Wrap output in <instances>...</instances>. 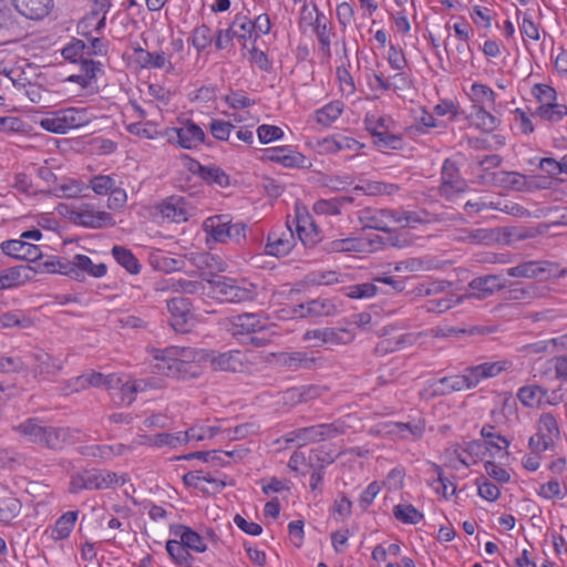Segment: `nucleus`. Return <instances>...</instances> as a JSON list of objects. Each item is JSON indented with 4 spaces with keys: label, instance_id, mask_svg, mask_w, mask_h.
<instances>
[{
    "label": "nucleus",
    "instance_id": "f257e3e1",
    "mask_svg": "<svg viewBox=\"0 0 567 567\" xmlns=\"http://www.w3.org/2000/svg\"><path fill=\"white\" fill-rule=\"evenodd\" d=\"M156 372L181 380L196 379L202 374L200 360L204 353L189 347L153 348L150 351Z\"/></svg>",
    "mask_w": 567,
    "mask_h": 567
},
{
    "label": "nucleus",
    "instance_id": "f03ea898",
    "mask_svg": "<svg viewBox=\"0 0 567 567\" xmlns=\"http://www.w3.org/2000/svg\"><path fill=\"white\" fill-rule=\"evenodd\" d=\"M503 369L501 362H484L465 369L463 374L433 380L429 386L433 395H447L475 388L481 381L498 375Z\"/></svg>",
    "mask_w": 567,
    "mask_h": 567
},
{
    "label": "nucleus",
    "instance_id": "7ed1b4c3",
    "mask_svg": "<svg viewBox=\"0 0 567 567\" xmlns=\"http://www.w3.org/2000/svg\"><path fill=\"white\" fill-rule=\"evenodd\" d=\"M361 220L371 229L390 231L394 226L415 228L420 224H427L433 216L426 210L404 209H367Z\"/></svg>",
    "mask_w": 567,
    "mask_h": 567
},
{
    "label": "nucleus",
    "instance_id": "20e7f679",
    "mask_svg": "<svg viewBox=\"0 0 567 567\" xmlns=\"http://www.w3.org/2000/svg\"><path fill=\"white\" fill-rule=\"evenodd\" d=\"M24 440L52 450H60L72 435L69 427H54L47 425L37 417H30L13 427Z\"/></svg>",
    "mask_w": 567,
    "mask_h": 567
},
{
    "label": "nucleus",
    "instance_id": "39448f33",
    "mask_svg": "<svg viewBox=\"0 0 567 567\" xmlns=\"http://www.w3.org/2000/svg\"><path fill=\"white\" fill-rule=\"evenodd\" d=\"M206 282L209 292L223 302H247L255 300L258 296V287L247 279L216 277Z\"/></svg>",
    "mask_w": 567,
    "mask_h": 567
},
{
    "label": "nucleus",
    "instance_id": "423d86ee",
    "mask_svg": "<svg viewBox=\"0 0 567 567\" xmlns=\"http://www.w3.org/2000/svg\"><path fill=\"white\" fill-rule=\"evenodd\" d=\"M130 481L125 473H116L109 470H86L71 476L69 491L78 494L81 491H100L123 486Z\"/></svg>",
    "mask_w": 567,
    "mask_h": 567
},
{
    "label": "nucleus",
    "instance_id": "0eeeda50",
    "mask_svg": "<svg viewBox=\"0 0 567 567\" xmlns=\"http://www.w3.org/2000/svg\"><path fill=\"white\" fill-rule=\"evenodd\" d=\"M93 117L85 107H66L47 113L38 121V124L47 132L65 134L71 130L87 125Z\"/></svg>",
    "mask_w": 567,
    "mask_h": 567
},
{
    "label": "nucleus",
    "instance_id": "6e6552de",
    "mask_svg": "<svg viewBox=\"0 0 567 567\" xmlns=\"http://www.w3.org/2000/svg\"><path fill=\"white\" fill-rule=\"evenodd\" d=\"M229 331L238 340L249 342L256 347H262L269 342V336H266L268 320L258 313L245 312L234 316L229 319Z\"/></svg>",
    "mask_w": 567,
    "mask_h": 567
},
{
    "label": "nucleus",
    "instance_id": "1a4fd4ad",
    "mask_svg": "<svg viewBox=\"0 0 567 567\" xmlns=\"http://www.w3.org/2000/svg\"><path fill=\"white\" fill-rule=\"evenodd\" d=\"M343 433V426L339 422L320 423L310 426L298 427L286 433L278 442L295 444L298 447L308 444L331 440Z\"/></svg>",
    "mask_w": 567,
    "mask_h": 567
},
{
    "label": "nucleus",
    "instance_id": "9d476101",
    "mask_svg": "<svg viewBox=\"0 0 567 567\" xmlns=\"http://www.w3.org/2000/svg\"><path fill=\"white\" fill-rule=\"evenodd\" d=\"M65 215L72 224L84 228L102 229L115 225V220L110 213L100 209L92 203L72 205L66 209Z\"/></svg>",
    "mask_w": 567,
    "mask_h": 567
},
{
    "label": "nucleus",
    "instance_id": "9b49d317",
    "mask_svg": "<svg viewBox=\"0 0 567 567\" xmlns=\"http://www.w3.org/2000/svg\"><path fill=\"white\" fill-rule=\"evenodd\" d=\"M204 231L217 243L233 240L240 244L246 238V225L233 223L229 215L207 217L203 223Z\"/></svg>",
    "mask_w": 567,
    "mask_h": 567
},
{
    "label": "nucleus",
    "instance_id": "f8f14e48",
    "mask_svg": "<svg viewBox=\"0 0 567 567\" xmlns=\"http://www.w3.org/2000/svg\"><path fill=\"white\" fill-rule=\"evenodd\" d=\"M178 126L167 127L163 131V137H166L171 144L183 150H196L205 143L206 133L194 121L178 118Z\"/></svg>",
    "mask_w": 567,
    "mask_h": 567
},
{
    "label": "nucleus",
    "instance_id": "ddd939ff",
    "mask_svg": "<svg viewBox=\"0 0 567 567\" xmlns=\"http://www.w3.org/2000/svg\"><path fill=\"white\" fill-rule=\"evenodd\" d=\"M560 431L557 419L551 413H543L537 421V432L530 436L528 444L532 451L542 453L559 439Z\"/></svg>",
    "mask_w": 567,
    "mask_h": 567
},
{
    "label": "nucleus",
    "instance_id": "4468645a",
    "mask_svg": "<svg viewBox=\"0 0 567 567\" xmlns=\"http://www.w3.org/2000/svg\"><path fill=\"white\" fill-rule=\"evenodd\" d=\"M353 339L354 333L348 328L313 329L303 334V340L313 341L315 347L347 344Z\"/></svg>",
    "mask_w": 567,
    "mask_h": 567
},
{
    "label": "nucleus",
    "instance_id": "2eb2a0df",
    "mask_svg": "<svg viewBox=\"0 0 567 567\" xmlns=\"http://www.w3.org/2000/svg\"><path fill=\"white\" fill-rule=\"evenodd\" d=\"M296 245V238L291 227L286 224L285 227L274 228L267 236L265 254L274 257L287 256Z\"/></svg>",
    "mask_w": 567,
    "mask_h": 567
},
{
    "label": "nucleus",
    "instance_id": "dca6fc26",
    "mask_svg": "<svg viewBox=\"0 0 567 567\" xmlns=\"http://www.w3.org/2000/svg\"><path fill=\"white\" fill-rule=\"evenodd\" d=\"M112 7L111 0H94L90 12L79 23L82 34L90 35L93 32L100 34L106 25V16Z\"/></svg>",
    "mask_w": 567,
    "mask_h": 567
},
{
    "label": "nucleus",
    "instance_id": "f3484780",
    "mask_svg": "<svg viewBox=\"0 0 567 567\" xmlns=\"http://www.w3.org/2000/svg\"><path fill=\"white\" fill-rule=\"evenodd\" d=\"M506 287V280L501 275H487L474 278L468 284V291L463 298L485 299Z\"/></svg>",
    "mask_w": 567,
    "mask_h": 567
},
{
    "label": "nucleus",
    "instance_id": "a211bd4d",
    "mask_svg": "<svg viewBox=\"0 0 567 567\" xmlns=\"http://www.w3.org/2000/svg\"><path fill=\"white\" fill-rule=\"evenodd\" d=\"M161 216L173 223L187 221L194 213V207L182 196H169L158 205Z\"/></svg>",
    "mask_w": 567,
    "mask_h": 567
},
{
    "label": "nucleus",
    "instance_id": "6ab92c4d",
    "mask_svg": "<svg viewBox=\"0 0 567 567\" xmlns=\"http://www.w3.org/2000/svg\"><path fill=\"white\" fill-rule=\"evenodd\" d=\"M380 431L403 440H417L425 431V421L422 417L412 419L409 422L381 423Z\"/></svg>",
    "mask_w": 567,
    "mask_h": 567
},
{
    "label": "nucleus",
    "instance_id": "aec40b11",
    "mask_svg": "<svg viewBox=\"0 0 567 567\" xmlns=\"http://www.w3.org/2000/svg\"><path fill=\"white\" fill-rule=\"evenodd\" d=\"M318 147L324 154H336L339 152L359 153L364 147V144L352 136L336 133L320 140Z\"/></svg>",
    "mask_w": 567,
    "mask_h": 567
},
{
    "label": "nucleus",
    "instance_id": "412c9836",
    "mask_svg": "<svg viewBox=\"0 0 567 567\" xmlns=\"http://www.w3.org/2000/svg\"><path fill=\"white\" fill-rule=\"evenodd\" d=\"M17 13L28 20L40 21L48 17L54 0H10Z\"/></svg>",
    "mask_w": 567,
    "mask_h": 567
},
{
    "label": "nucleus",
    "instance_id": "4be33fe9",
    "mask_svg": "<svg viewBox=\"0 0 567 567\" xmlns=\"http://www.w3.org/2000/svg\"><path fill=\"white\" fill-rule=\"evenodd\" d=\"M167 309L171 313L172 328L177 332H186L193 317L189 300L183 297L172 298L167 301Z\"/></svg>",
    "mask_w": 567,
    "mask_h": 567
},
{
    "label": "nucleus",
    "instance_id": "5701e85b",
    "mask_svg": "<svg viewBox=\"0 0 567 567\" xmlns=\"http://www.w3.org/2000/svg\"><path fill=\"white\" fill-rule=\"evenodd\" d=\"M379 241L369 237H349L342 239H334L330 241L329 249L333 252H361L369 254L374 251Z\"/></svg>",
    "mask_w": 567,
    "mask_h": 567
},
{
    "label": "nucleus",
    "instance_id": "b1692460",
    "mask_svg": "<svg viewBox=\"0 0 567 567\" xmlns=\"http://www.w3.org/2000/svg\"><path fill=\"white\" fill-rule=\"evenodd\" d=\"M1 250L3 254L13 257L16 259L35 261L42 257V252L39 246L20 239H10L1 244Z\"/></svg>",
    "mask_w": 567,
    "mask_h": 567
},
{
    "label": "nucleus",
    "instance_id": "393cba45",
    "mask_svg": "<svg viewBox=\"0 0 567 567\" xmlns=\"http://www.w3.org/2000/svg\"><path fill=\"white\" fill-rule=\"evenodd\" d=\"M441 179L440 190L446 197L464 192L467 186L465 179L461 177L456 165L449 159L443 164Z\"/></svg>",
    "mask_w": 567,
    "mask_h": 567
},
{
    "label": "nucleus",
    "instance_id": "a878e982",
    "mask_svg": "<svg viewBox=\"0 0 567 567\" xmlns=\"http://www.w3.org/2000/svg\"><path fill=\"white\" fill-rule=\"evenodd\" d=\"M266 154L269 161L289 168L303 167L307 162L301 153L288 145L267 148Z\"/></svg>",
    "mask_w": 567,
    "mask_h": 567
},
{
    "label": "nucleus",
    "instance_id": "bb28decb",
    "mask_svg": "<svg viewBox=\"0 0 567 567\" xmlns=\"http://www.w3.org/2000/svg\"><path fill=\"white\" fill-rule=\"evenodd\" d=\"M450 38L451 35L444 40V49L449 59V71L453 73L465 68L473 55V51L468 41H457L454 48L449 49Z\"/></svg>",
    "mask_w": 567,
    "mask_h": 567
},
{
    "label": "nucleus",
    "instance_id": "cd10ccee",
    "mask_svg": "<svg viewBox=\"0 0 567 567\" xmlns=\"http://www.w3.org/2000/svg\"><path fill=\"white\" fill-rule=\"evenodd\" d=\"M171 533L183 542L188 551L202 554L207 550L203 536L186 525L176 524L171 527Z\"/></svg>",
    "mask_w": 567,
    "mask_h": 567
},
{
    "label": "nucleus",
    "instance_id": "c85d7f7f",
    "mask_svg": "<svg viewBox=\"0 0 567 567\" xmlns=\"http://www.w3.org/2000/svg\"><path fill=\"white\" fill-rule=\"evenodd\" d=\"M184 431L175 432V433H158L155 435H141L135 443L148 445L153 447H163L169 446L176 449L178 446L185 445Z\"/></svg>",
    "mask_w": 567,
    "mask_h": 567
},
{
    "label": "nucleus",
    "instance_id": "c756f323",
    "mask_svg": "<svg viewBox=\"0 0 567 567\" xmlns=\"http://www.w3.org/2000/svg\"><path fill=\"white\" fill-rule=\"evenodd\" d=\"M210 362L214 369L238 372L244 368L245 355L239 350H229L221 353H212Z\"/></svg>",
    "mask_w": 567,
    "mask_h": 567
},
{
    "label": "nucleus",
    "instance_id": "7c9ffc66",
    "mask_svg": "<svg viewBox=\"0 0 567 567\" xmlns=\"http://www.w3.org/2000/svg\"><path fill=\"white\" fill-rule=\"evenodd\" d=\"M189 169L197 173L200 178L208 184H215L220 187H227L229 185L228 175L216 165L204 166L200 163L193 161Z\"/></svg>",
    "mask_w": 567,
    "mask_h": 567
},
{
    "label": "nucleus",
    "instance_id": "2f4dec72",
    "mask_svg": "<svg viewBox=\"0 0 567 567\" xmlns=\"http://www.w3.org/2000/svg\"><path fill=\"white\" fill-rule=\"evenodd\" d=\"M78 515V511L64 513L51 528L45 530V535L54 542L66 539L74 528Z\"/></svg>",
    "mask_w": 567,
    "mask_h": 567
},
{
    "label": "nucleus",
    "instance_id": "473e14b6",
    "mask_svg": "<svg viewBox=\"0 0 567 567\" xmlns=\"http://www.w3.org/2000/svg\"><path fill=\"white\" fill-rule=\"evenodd\" d=\"M32 269L28 266H16L0 271V289H11L25 284L31 277Z\"/></svg>",
    "mask_w": 567,
    "mask_h": 567
},
{
    "label": "nucleus",
    "instance_id": "72a5a7b5",
    "mask_svg": "<svg viewBox=\"0 0 567 567\" xmlns=\"http://www.w3.org/2000/svg\"><path fill=\"white\" fill-rule=\"evenodd\" d=\"M33 361L34 374L45 379L54 377L62 369V361L45 352L35 353Z\"/></svg>",
    "mask_w": 567,
    "mask_h": 567
},
{
    "label": "nucleus",
    "instance_id": "f704fd0d",
    "mask_svg": "<svg viewBox=\"0 0 567 567\" xmlns=\"http://www.w3.org/2000/svg\"><path fill=\"white\" fill-rule=\"evenodd\" d=\"M333 310V305L327 299H313L306 303H300L293 309V315L300 318L329 316Z\"/></svg>",
    "mask_w": 567,
    "mask_h": 567
},
{
    "label": "nucleus",
    "instance_id": "c9c22d12",
    "mask_svg": "<svg viewBox=\"0 0 567 567\" xmlns=\"http://www.w3.org/2000/svg\"><path fill=\"white\" fill-rule=\"evenodd\" d=\"M162 290H172L187 295H205L206 285L203 281L169 278L162 282Z\"/></svg>",
    "mask_w": 567,
    "mask_h": 567
},
{
    "label": "nucleus",
    "instance_id": "e433bc0d",
    "mask_svg": "<svg viewBox=\"0 0 567 567\" xmlns=\"http://www.w3.org/2000/svg\"><path fill=\"white\" fill-rule=\"evenodd\" d=\"M431 471L432 476L427 480L429 486H431L437 495L446 499L455 495L456 486L443 475L442 468L433 464Z\"/></svg>",
    "mask_w": 567,
    "mask_h": 567
},
{
    "label": "nucleus",
    "instance_id": "4c0bfd02",
    "mask_svg": "<svg viewBox=\"0 0 567 567\" xmlns=\"http://www.w3.org/2000/svg\"><path fill=\"white\" fill-rule=\"evenodd\" d=\"M352 202L353 199L347 196L333 197L329 199H318L313 204L312 210L317 215L337 216L340 215L342 209L350 205Z\"/></svg>",
    "mask_w": 567,
    "mask_h": 567
},
{
    "label": "nucleus",
    "instance_id": "58836bf2",
    "mask_svg": "<svg viewBox=\"0 0 567 567\" xmlns=\"http://www.w3.org/2000/svg\"><path fill=\"white\" fill-rule=\"evenodd\" d=\"M363 78L373 99H378L381 94L389 92V76L373 68L367 66L363 71Z\"/></svg>",
    "mask_w": 567,
    "mask_h": 567
},
{
    "label": "nucleus",
    "instance_id": "ea45409f",
    "mask_svg": "<svg viewBox=\"0 0 567 567\" xmlns=\"http://www.w3.org/2000/svg\"><path fill=\"white\" fill-rule=\"evenodd\" d=\"M481 435L484 439V447L491 456L498 455L509 445L508 441L498 434L492 425H484L481 430Z\"/></svg>",
    "mask_w": 567,
    "mask_h": 567
},
{
    "label": "nucleus",
    "instance_id": "a19ab883",
    "mask_svg": "<svg viewBox=\"0 0 567 567\" xmlns=\"http://www.w3.org/2000/svg\"><path fill=\"white\" fill-rule=\"evenodd\" d=\"M351 62L350 60L342 61L336 68V79L338 82V87L342 96L349 97L354 95L357 87L354 79L350 72Z\"/></svg>",
    "mask_w": 567,
    "mask_h": 567
},
{
    "label": "nucleus",
    "instance_id": "79ce46f5",
    "mask_svg": "<svg viewBox=\"0 0 567 567\" xmlns=\"http://www.w3.org/2000/svg\"><path fill=\"white\" fill-rule=\"evenodd\" d=\"M467 94L474 103L473 106L492 107L496 102V93L494 90L483 83H473Z\"/></svg>",
    "mask_w": 567,
    "mask_h": 567
},
{
    "label": "nucleus",
    "instance_id": "37998d69",
    "mask_svg": "<svg viewBox=\"0 0 567 567\" xmlns=\"http://www.w3.org/2000/svg\"><path fill=\"white\" fill-rule=\"evenodd\" d=\"M364 126L367 131L375 137L382 131L391 130L393 120L391 116L381 114L379 111H369L364 115Z\"/></svg>",
    "mask_w": 567,
    "mask_h": 567
},
{
    "label": "nucleus",
    "instance_id": "c03bdc74",
    "mask_svg": "<svg viewBox=\"0 0 567 567\" xmlns=\"http://www.w3.org/2000/svg\"><path fill=\"white\" fill-rule=\"evenodd\" d=\"M344 105L341 101H332L315 112V120L322 126H330L342 114Z\"/></svg>",
    "mask_w": 567,
    "mask_h": 567
},
{
    "label": "nucleus",
    "instance_id": "a18cd8bd",
    "mask_svg": "<svg viewBox=\"0 0 567 567\" xmlns=\"http://www.w3.org/2000/svg\"><path fill=\"white\" fill-rule=\"evenodd\" d=\"M472 122L477 128L486 133L495 131L501 124V120L483 106H473Z\"/></svg>",
    "mask_w": 567,
    "mask_h": 567
},
{
    "label": "nucleus",
    "instance_id": "49530a36",
    "mask_svg": "<svg viewBox=\"0 0 567 567\" xmlns=\"http://www.w3.org/2000/svg\"><path fill=\"white\" fill-rule=\"evenodd\" d=\"M137 63L144 69H165L167 72L174 70L169 56L164 51H146L142 59H137Z\"/></svg>",
    "mask_w": 567,
    "mask_h": 567
},
{
    "label": "nucleus",
    "instance_id": "de8ad7c7",
    "mask_svg": "<svg viewBox=\"0 0 567 567\" xmlns=\"http://www.w3.org/2000/svg\"><path fill=\"white\" fill-rule=\"evenodd\" d=\"M517 398L525 406L535 408L545 401L547 390L536 384L525 385L518 390Z\"/></svg>",
    "mask_w": 567,
    "mask_h": 567
},
{
    "label": "nucleus",
    "instance_id": "09e8293b",
    "mask_svg": "<svg viewBox=\"0 0 567 567\" xmlns=\"http://www.w3.org/2000/svg\"><path fill=\"white\" fill-rule=\"evenodd\" d=\"M49 192L55 197L74 198L83 192V185L73 178H62L52 185Z\"/></svg>",
    "mask_w": 567,
    "mask_h": 567
},
{
    "label": "nucleus",
    "instance_id": "8fccbe9b",
    "mask_svg": "<svg viewBox=\"0 0 567 567\" xmlns=\"http://www.w3.org/2000/svg\"><path fill=\"white\" fill-rule=\"evenodd\" d=\"M166 551L172 560L179 566L190 567L194 560L186 546L181 539H169L166 542Z\"/></svg>",
    "mask_w": 567,
    "mask_h": 567
},
{
    "label": "nucleus",
    "instance_id": "3c124183",
    "mask_svg": "<svg viewBox=\"0 0 567 567\" xmlns=\"http://www.w3.org/2000/svg\"><path fill=\"white\" fill-rule=\"evenodd\" d=\"M231 27L233 34L243 42L244 47H246L247 42H256L252 30L254 25L251 24V20L246 16L237 14L231 22Z\"/></svg>",
    "mask_w": 567,
    "mask_h": 567
},
{
    "label": "nucleus",
    "instance_id": "603ef678",
    "mask_svg": "<svg viewBox=\"0 0 567 567\" xmlns=\"http://www.w3.org/2000/svg\"><path fill=\"white\" fill-rule=\"evenodd\" d=\"M7 0H0V29L16 32L20 30V21L14 8Z\"/></svg>",
    "mask_w": 567,
    "mask_h": 567
},
{
    "label": "nucleus",
    "instance_id": "864d4df0",
    "mask_svg": "<svg viewBox=\"0 0 567 567\" xmlns=\"http://www.w3.org/2000/svg\"><path fill=\"white\" fill-rule=\"evenodd\" d=\"M112 255L117 264L124 267L130 274L136 275L140 272L141 265L131 250L122 246H114L112 248Z\"/></svg>",
    "mask_w": 567,
    "mask_h": 567
},
{
    "label": "nucleus",
    "instance_id": "5fc2aeb1",
    "mask_svg": "<svg viewBox=\"0 0 567 567\" xmlns=\"http://www.w3.org/2000/svg\"><path fill=\"white\" fill-rule=\"evenodd\" d=\"M150 261L155 269L165 272L177 271L183 267V261L181 259L173 258L159 250L151 254Z\"/></svg>",
    "mask_w": 567,
    "mask_h": 567
},
{
    "label": "nucleus",
    "instance_id": "6e6d98bb",
    "mask_svg": "<svg viewBox=\"0 0 567 567\" xmlns=\"http://www.w3.org/2000/svg\"><path fill=\"white\" fill-rule=\"evenodd\" d=\"M126 131L135 136L147 140L163 136V132L158 131L157 124L153 121L128 123L126 124Z\"/></svg>",
    "mask_w": 567,
    "mask_h": 567
},
{
    "label": "nucleus",
    "instance_id": "4d7b16f0",
    "mask_svg": "<svg viewBox=\"0 0 567 567\" xmlns=\"http://www.w3.org/2000/svg\"><path fill=\"white\" fill-rule=\"evenodd\" d=\"M121 382L120 378L114 374L104 375L102 373H91L87 375H81L76 379V383L81 388H84L86 384L93 386H107L113 388L114 385Z\"/></svg>",
    "mask_w": 567,
    "mask_h": 567
},
{
    "label": "nucleus",
    "instance_id": "13d9d810",
    "mask_svg": "<svg viewBox=\"0 0 567 567\" xmlns=\"http://www.w3.org/2000/svg\"><path fill=\"white\" fill-rule=\"evenodd\" d=\"M72 265L95 278H101L106 274V266L104 264H94L85 255H75L72 259Z\"/></svg>",
    "mask_w": 567,
    "mask_h": 567
},
{
    "label": "nucleus",
    "instance_id": "bf43d9fd",
    "mask_svg": "<svg viewBox=\"0 0 567 567\" xmlns=\"http://www.w3.org/2000/svg\"><path fill=\"white\" fill-rule=\"evenodd\" d=\"M394 517L404 523L415 525L423 519V514L411 504H398L393 507Z\"/></svg>",
    "mask_w": 567,
    "mask_h": 567
},
{
    "label": "nucleus",
    "instance_id": "052dcab7",
    "mask_svg": "<svg viewBox=\"0 0 567 567\" xmlns=\"http://www.w3.org/2000/svg\"><path fill=\"white\" fill-rule=\"evenodd\" d=\"M544 271L539 261H526L506 270L508 276L518 278H535Z\"/></svg>",
    "mask_w": 567,
    "mask_h": 567
},
{
    "label": "nucleus",
    "instance_id": "680f3d73",
    "mask_svg": "<svg viewBox=\"0 0 567 567\" xmlns=\"http://www.w3.org/2000/svg\"><path fill=\"white\" fill-rule=\"evenodd\" d=\"M220 432L218 426H208V425H194L184 431V435L186 436L185 443L189 442H200L207 439H213Z\"/></svg>",
    "mask_w": 567,
    "mask_h": 567
},
{
    "label": "nucleus",
    "instance_id": "e2e57ef3",
    "mask_svg": "<svg viewBox=\"0 0 567 567\" xmlns=\"http://www.w3.org/2000/svg\"><path fill=\"white\" fill-rule=\"evenodd\" d=\"M22 505L21 502L13 496L0 499V522L9 524L13 518L19 516Z\"/></svg>",
    "mask_w": 567,
    "mask_h": 567
},
{
    "label": "nucleus",
    "instance_id": "0e129e2a",
    "mask_svg": "<svg viewBox=\"0 0 567 567\" xmlns=\"http://www.w3.org/2000/svg\"><path fill=\"white\" fill-rule=\"evenodd\" d=\"M358 188L369 196L393 195L399 190L398 185L380 181H368Z\"/></svg>",
    "mask_w": 567,
    "mask_h": 567
},
{
    "label": "nucleus",
    "instance_id": "69168bd1",
    "mask_svg": "<svg viewBox=\"0 0 567 567\" xmlns=\"http://www.w3.org/2000/svg\"><path fill=\"white\" fill-rule=\"evenodd\" d=\"M213 41V33L206 24L197 25L190 35V42L198 53L207 49Z\"/></svg>",
    "mask_w": 567,
    "mask_h": 567
},
{
    "label": "nucleus",
    "instance_id": "338daca9",
    "mask_svg": "<svg viewBox=\"0 0 567 567\" xmlns=\"http://www.w3.org/2000/svg\"><path fill=\"white\" fill-rule=\"evenodd\" d=\"M537 493L545 499H563L567 494V487L558 480H550L542 484Z\"/></svg>",
    "mask_w": 567,
    "mask_h": 567
},
{
    "label": "nucleus",
    "instance_id": "774afa93",
    "mask_svg": "<svg viewBox=\"0 0 567 567\" xmlns=\"http://www.w3.org/2000/svg\"><path fill=\"white\" fill-rule=\"evenodd\" d=\"M536 114L543 120L559 122L565 115H567V106L556 102L548 105H539L536 110Z\"/></svg>",
    "mask_w": 567,
    "mask_h": 567
}]
</instances>
